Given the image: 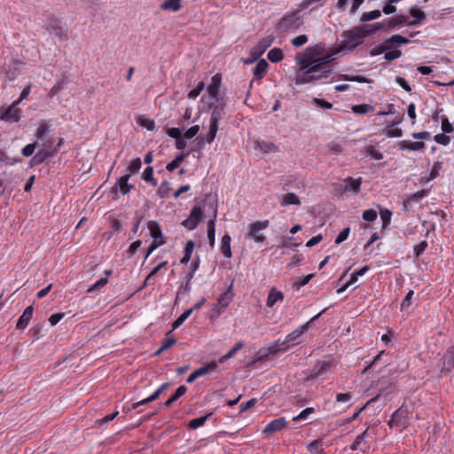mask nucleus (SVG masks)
<instances>
[{
  "instance_id": "1",
  "label": "nucleus",
  "mask_w": 454,
  "mask_h": 454,
  "mask_svg": "<svg viewBox=\"0 0 454 454\" xmlns=\"http://www.w3.org/2000/svg\"><path fill=\"white\" fill-rule=\"evenodd\" d=\"M303 333V331L300 329V326L294 330L292 333L286 335V340L280 341L276 340L267 348L265 353L260 354L254 357L249 363V365L255 364L257 363H263L267 361L270 356L277 355L279 352L286 351L291 346L294 345L298 338Z\"/></svg>"
},
{
  "instance_id": "2",
  "label": "nucleus",
  "mask_w": 454,
  "mask_h": 454,
  "mask_svg": "<svg viewBox=\"0 0 454 454\" xmlns=\"http://www.w3.org/2000/svg\"><path fill=\"white\" fill-rule=\"evenodd\" d=\"M360 26H356L341 33L343 40L334 47L333 54H339L342 51L352 52L356 47L362 45L364 37L360 31Z\"/></svg>"
},
{
  "instance_id": "3",
  "label": "nucleus",
  "mask_w": 454,
  "mask_h": 454,
  "mask_svg": "<svg viewBox=\"0 0 454 454\" xmlns=\"http://www.w3.org/2000/svg\"><path fill=\"white\" fill-rule=\"evenodd\" d=\"M411 42V39L403 35L395 34L384 39L381 43H379L374 48H372L369 51V54L372 57H376L382 53L385 54V52H391L392 51L397 50V48H400L402 45L409 44Z\"/></svg>"
},
{
  "instance_id": "4",
  "label": "nucleus",
  "mask_w": 454,
  "mask_h": 454,
  "mask_svg": "<svg viewBox=\"0 0 454 454\" xmlns=\"http://www.w3.org/2000/svg\"><path fill=\"white\" fill-rule=\"evenodd\" d=\"M275 36L268 35L260 39L257 43L250 50V58L241 59L244 65H252L254 62L262 59L261 57L267 51L269 47L274 43Z\"/></svg>"
},
{
  "instance_id": "5",
  "label": "nucleus",
  "mask_w": 454,
  "mask_h": 454,
  "mask_svg": "<svg viewBox=\"0 0 454 454\" xmlns=\"http://www.w3.org/2000/svg\"><path fill=\"white\" fill-rule=\"evenodd\" d=\"M301 24V17L298 12L286 13L277 23L276 28L282 32L297 30Z\"/></svg>"
},
{
  "instance_id": "6",
  "label": "nucleus",
  "mask_w": 454,
  "mask_h": 454,
  "mask_svg": "<svg viewBox=\"0 0 454 454\" xmlns=\"http://www.w3.org/2000/svg\"><path fill=\"white\" fill-rule=\"evenodd\" d=\"M200 264V255L195 254V257L192 261L189 268V271L184 276V282H182L178 287L176 301H177L178 296L183 293H189L191 290V281L194 277V273L199 270Z\"/></svg>"
},
{
  "instance_id": "7",
  "label": "nucleus",
  "mask_w": 454,
  "mask_h": 454,
  "mask_svg": "<svg viewBox=\"0 0 454 454\" xmlns=\"http://www.w3.org/2000/svg\"><path fill=\"white\" fill-rule=\"evenodd\" d=\"M335 55L333 51L320 57L306 59V64L309 67L308 72L314 74L320 72L324 67L329 66L335 59Z\"/></svg>"
},
{
  "instance_id": "8",
  "label": "nucleus",
  "mask_w": 454,
  "mask_h": 454,
  "mask_svg": "<svg viewBox=\"0 0 454 454\" xmlns=\"http://www.w3.org/2000/svg\"><path fill=\"white\" fill-rule=\"evenodd\" d=\"M222 79L223 75L221 73H216L211 77V82L207 86V94L208 98L214 101L226 99L224 93L223 95L220 94Z\"/></svg>"
},
{
  "instance_id": "9",
  "label": "nucleus",
  "mask_w": 454,
  "mask_h": 454,
  "mask_svg": "<svg viewBox=\"0 0 454 454\" xmlns=\"http://www.w3.org/2000/svg\"><path fill=\"white\" fill-rule=\"evenodd\" d=\"M19 101H13L8 107L0 108V121L19 122L21 119V109L18 108Z\"/></svg>"
},
{
  "instance_id": "10",
  "label": "nucleus",
  "mask_w": 454,
  "mask_h": 454,
  "mask_svg": "<svg viewBox=\"0 0 454 454\" xmlns=\"http://www.w3.org/2000/svg\"><path fill=\"white\" fill-rule=\"evenodd\" d=\"M204 216V212L200 205H194L190 211L188 218L184 219L181 224L189 231L197 228Z\"/></svg>"
},
{
  "instance_id": "11",
  "label": "nucleus",
  "mask_w": 454,
  "mask_h": 454,
  "mask_svg": "<svg viewBox=\"0 0 454 454\" xmlns=\"http://www.w3.org/2000/svg\"><path fill=\"white\" fill-rule=\"evenodd\" d=\"M269 224V220L256 221L252 223L247 231V237H249L256 243H263L266 239V237L262 233H260V231L268 228Z\"/></svg>"
},
{
  "instance_id": "12",
  "label": "nucleus",
  "mask_w": 454,
  "mask_h": 454,
  "mask_svg": "<svg viewBox=\"0 0 454 454\" xmlns=\"http://www.w3.org/2000/svg\"><path fill=\"white\" fill-rule=\"evenodd\" d=\"M295 62L297 65L300 66V67L296 70L295 78H294V83L295 85H302L307 83V75L310 74L311 73H309V67H308V65L306 64V56L305 55H296L295 56Z\"/></svg>"
},
{
  "instance_id": "13",
  "label": "nucleus",
  "mask_w": 454,
  "mask_h": 454,
  "mask_svg": "<svg viewBox=\"0 0 454 454\" xmlns=\"http://www.w3.org/2000/svg\"><path fill=\"white\" fill-rule=\"evenodd\" d=\"M218 369L216 361L213 360L194 370L186 379V382L193 383L197 379L213 372Z\"/></svg>"
},
{
  "instance_id": "14",
  "label": "nucleus",
  "mask_w": 454,
  "mask_h": 454,
  "mask_svg": "<svg viewBox=\"0 0 454 454\" xmlns=\"http://www.w3.org/2000/svg\"><path fill=\"white\" fill-rule=\"evenodd\" d=\"M147 228L153 242L160 246L166 244L167 238L162 233V229L157 221L151 220L147 222Z\"/></svg>"
},
{
  "instance_id": "15",
  "label": "nucleus",
  "mask_w": 454,
  "mask_h": 454,
  "mask_svg": "<svg viewBox=\"0 0 454 454\" xmlns=\"http://www.w3.org/2000/svg\"><path fill=\"white\" fill-rule=\"evenodd\" d=\"M129 179L130 174H124L123 176L117 178L115 185L112 188V192L117 193L119 192L122 195L129 193L130 191L134 189V185L129 184Z\"/></svg>"
},
{
  "instance_id": "16",
  "label": "nucleus",
  "mask_w": 454,
  "mask_h": 454,
  "mask_svg": "<svg viewBox=\"0 0 454 454\" xmlns=\"http://www.w3.org/2000/svg\"><path fill=\"white\" fill-rule=\"evenodd\" d=\"M209 207L213 209V218L207 222V239L209 246L213 248L215 241V221L217 216V200L215 204H210Z\"/></svg>"
},
{
  "instance_id": "17",
  "label": "nucleus",
  "mask_w": 454,
  "mask_h": 454,
  "mask_svg": "<svg viewBox=\"0 0 454 454\" xmlns=\"http://www.w3.org/2000/svg\"><path fill=\"white\" fill-rule=\"evenodd\" d=\"M409 16L413 18L409 20V27H416L422 24L427 20L426 12L418 5H412L408 9Z\"/></svg>"
},
{
  "instance_id": "18",
  "label": "nucleus",
  "mask_w": 454,
  "mask_h": 454,
  "mask_svg": "<svg viewBox=\"0 0 454 454\" xmlns=\"http://www.w3.org/2000/svg\"><path fill=\"white\" fill-rule=\"evenodd\" d=\"M334 51V48H327L326 44L323 42L317 43L315 45L309 46L305 49L302 53H298L297 55H305L306 59H310L309 55H313L317 57L322 56L325 52H331Z\"/></svg>"
},
{
  "instance_id": "19",
  "label": "nucleus",
  "mask_w": 454,
  "mask_h": 454,
  "mask_svg": "<svg viewBox=\"0 0 454 454\" xmlns=\"http://www.w3.org/2000/svg\"><path fill=\"white\" fill-rule=\"evenodd\" d=\"M47 30L50 31L51 34H54L60 40H67V31L61 26V22L57 18H51L47 26Z\"/></svg>"
},
{
  "instance_id": "20",
  "label": "nucleus",
  "mask_w": 454,
  "mask_h": 454,
  "mask_svg": "<svg viewBox=\"0 0 454 454\" xmlns=\"http://www.w3.org/2000/svg\"><path fill=\"white\" fill-rule=\"evenodd\" d=\"M386 23V31H392L398 27H401L402 26H408L409 27V16L404 14H397L391 18Z\"/></svg>"
},
{
  "instance_id": "21",
  "label": "nucleus",
  "mask_w": 454,
  "mask_h": 454,
  "mask_svg": "<svg viewBox=\"0 0 454 454\" xmlns=\"http://www.w3.org/2000/svg\"><path fill=\"white\" fill-rule=\"evenodd\" d=\"M287 426V422L284 417H280L271 420L262 430L264 434H271L281 431Z\"/></svg>"
},
{
  "instance_id": "22",
  "label": "nucleus",
  "mask_w": 454,
  "mask_h": 454,
  "mask_svg": "<svg viewBox=\"0 0 454 454\" xmlns=\"http://www.w3.org/2000/svg\"><path fill=\"white\" fill-rule=\"evenodd\" d=\"M216 106L214 107V111L211 113L210 121L216 122L219 124V121L225 115V108L227 106V99L216 100Z\"/></svg>"
},
{
  "instance_id": "23",
  "label": "nucleus",
  "mask_w": 454,
  "mask_h": 454,
  "mask_svg": "<svg viewBox=\"0 0 454 454\" xmlns=\"http://www.w3.org/2000/svg\"><path fill=\"white\" fill-rule=\"evenodd\" d=\"M393 386V383H391L388 387H391ZM387 390V387L386 388H381L380 390V393L378 395H376L374 397L371 398L370 400H368L364 405H363L362 407H360L359 409H357L354 414L347 419H344L343 421V424H348L350 422H352L353 420L356 419L359 416V414L370 404L377 402L380 398V395L382 393H384L385 391Z\"/></svg>"
},
{
  "instance_id": "24",
  "label": "nucleus",
  "mask_w": 454,
  "mask_h": 454,
  "mask_svg": "<svg viewBox=\"0 0 454 454\" xmlns=\"http://www.w3.org/2000/svg\"><path fill=\"white\" fill-rule=\"evenodd\" d=\"M403 120V114L399 117V120H396L393 122V124L387 125L382 132L387 137H401L403 134V129L401 128L395 127V125L401 123Z\"/></svg>"
},
{
  "instance_id": "25",
  "label": "nucleus",
  "mask_w": 454,
  "mask_h": 454,
  "mask_svg": "<svg viewBox=\"0 0 454 454\" xmlns=\"http://www.w3.org/2000/svg\"><path fill=\"white\" fill-rule=\"evenodd\" d=\"M408 408L403 403L392 414V419H395V426H406L408 418Z\"/></svg>"
},
{
  "instance_id": "26",
  "label": "nucleus",
  "mask_w": 454,
  "mask_h": 454,
  "mask_svg": "<svg viewBox=\"0 0 454 454\" xmlns=\"http://www.w3.org/2000/svg\"><path fill=\"white\" fill-rule=\"evenodd\" d=\"M28 161V168H32L45 161L46 159L52 157V153L49 150H40Z\"/></svg>"
},
{
  "instance_id": "27",
  "label": "nucleus",
  "mask_w": 454,
  "mask_h": 454,
  "mask_svg": "<svg viewBox=\"0 0 454 454\" xmlns=\"http://www.w3.org/2000/svg\"><path fill=\"white\" fill-rule=\"evenodd\" d=\"M426 146L423 141L403 140L398 142V148L401 151H420Z\"/></svg>"
},
{
  "instance_id": "28",
  "label": "nucleus",
  "mask_w": 454,
  "mask_h": 454,
  "mask_svg": "<svg viewBox=\"0 0 454 454\" xmlns=\"http://www.w3.org/2000/svg\"><path fill=\"white\" fill-rule=\"evenodd\" d=\"M256 62L255 67L253 68V74L255 80H261L266 75L270 65L264 59H259Z\"/></svg>"
},
{
  "instance_id": "29",
  "label": "nucleus",
  "mask_w": 454,
  "mask_h": 454,
  "mask_svg": "<svg viewBox=\"0 0 454 454\" xmlns=\"http://www.w3.org/2000/svg\"><path fill=\"white\" fill-rule=\"evenodd\" d=\"M386 30V23L384 22H376L372 25H368L365 27L360 26V31L364 35V39L368 36L374 35L377 31Z\"/></svg>"
},
{
  "instance_id": "30",
  "label": "nucleus",
  "mask_w": 454,
  "mask_h": 454,
  "mask_svg": "<svg viewBox=\"0 0 454 454\" xmlns=\"http://www.w3.org/2000/svg\"><path fill=\"white\" fill-rule=\"evenodd\" d=\"M233 282H234V280L231 281V284L226 289V291L223 292L222 294H220V296L217 299V302L221 306L222 309L227 308L234 297Z\"/></svg>"
},
{
  "instance_id": "31",
  "label": "nucleus",
  "mask_w": 454,
  "mask_h": 454,
  "mask_svg": "<svg viewBox=\"0 0 454 454\" xmlns=\"http://www.w3.org/2000/svg\"><path fill=\"white\" fill-rule=\"evenodd\" d=\"M335 77L338 80L347 82H356L360 83H372L373 82L372 79L358 74H336Z\"/></svg>"
},
{
  "instance_id": "32",
  "label": "nucleus",
  "mask_w": 454,
  "mask_h": 454,
  "mask_svg": "<svg viewBox=\"0 0 454 454\" xmlns=\"http://www.w3.org/2000/svg\"><path fill=\"white\" fill-rule=\"evenodd\" d=\"M345 190L354 193H358L361 190L362 177L353 178L348 176L345 178Z\"/></svg>"
},
{
  "instance_id": "33",
  "label": "nucleus",
  "mask_w": 454,
  "mask_h": 454,
  "mask_svg": "<svg viewBox=\"0 0 454 454\" xmlns=\"http://www.w3.org/2000/svg\"><path fill=\"white\" fill-rule=\"evenodd\" d=\"M231 238L229 233H225L221 239L220 251L225 258H231L232 252L231 247Z\"/></svg>"
},
{
  "instance_id": "34",
  "label": "nucleus",
  "mask_w": 454,
  "mask_h": 454,
  "mask_svg": "<svg viewBox=\"0 0 454 454\" xmlns=\"http://www.w3.org/2000/svg\"><path fill=\"white\" fill-rule=\"evenodd\" d=\"M187 392V387L184 385L179 386L174 393L165 401L164 403L160 404L161 406H165L169 408L172 404L177 401L181 396L185 395Z\"/></svg>"
},
{
  "instance_id": "35",
  "label": "nucleus",
  "mask_w": 454,
  "mask_h": 454,
  "mask_svg": "<svg viewBox=\"0 0 454 454\" xmlns=\"http://www.w3.org/2000/svg\"><path fill=\"white\" fill-rule=\"evenodd\" d=\"M189 156V153L182 152L177 154L170 162L166 166V170L169 173L174 172L179 166L185 160V158Z\"/></svg>"
},
{
  "instance_id": "36",
  "label": "nucleus",
  "mask_w": 454,
  "mask_h": 454,
  "mask_svg": "<svg viewBox=\"0 0 454 454\" xmlns=\"http://www.w3.org/2000/svg\"><path fill=\"white\" fill-rule=\"evenodd\" d=\"M214 415V411H210L206 413L204 416H200L195 419H191L188 422V428L190 430H195L200 427H203L207 419H209Z\"/></svg>"
},
{
  "instance_id": "37",
  "label": "nucleus",
  "mask_w": 454,
  "mask_h": 454,
  "mask_svg": "<svg viewBox=\"0 0 454 454\" xmlns=\"http://www.w3.org/2000/svg\"><path fill=\"white\" fill-rule=\"evenodd\" d=\"M361 152L372 160H380L383 159V153H380L374 145H364Z\"/></svg>"
},
{
  "instance_id": "38",
  "label": "nucleus",
  "mask_w": 454,
  "mask_h": 454,
  "mask_svg": "<svg viewBox=\"0 0 454 454\" xmlns=\"http://www.w3.org/2000/svg\"><path fill=\"white\" fill-rule=\"evenodd\" d=\"M283 299L284 294L281 291H277L276 288H271L266 300V306L272 308L277 301H282Z\"/></svg>"
},
{
  "instance_id": "39",
  "label": "nucleus",
  "mask_w": 454,
  "mask_h": 454,
  "mask_svg": "<svg viewBox=\"0 0 454 454\" xmlns=\"http://www.w3.org/2000/svg\"><path fill=\"white\" fill-rule=\"evenodd\" d=\"M194 247L195 243L193 240L189 239L186 241L184 247V255L180 260L181 264L186 265L190 262L194 250Z\"/></svg>"
},
{
  "instance_id": "40",
  "label": "nucleus",
  "mask_w": 454,
  "mask_h": 454,
  "mask_svg": "<svg viewBox=\"0 0 454 454\" xmlns=\"http://www.w3.org/2000/svg\"><path fill=\"white\" fill-rule=\"evenodd\" d=\"M332 366V362L330 361H321L317 360L311 371L313 372H317V376L319 377L321 375L325 374Z\"/></svg>"
},
{
  "instance_id": "41",
  "label": "nucleus",
  "mask_w": 454,
  "mask_h": 454,
  "mask_svg": "<svg viewBox=\"0 0 454 454\" xmlns=\"http://www.w3.org/2000/svg\"><path fill=\"white\" fill-rule=\"evenodd\" d=\"M50 135V125L45 120L39 121V127L35 130V136L38 140H44Z\"/></svg>"
},
{
  "instance_id": "42",
  "label": "nucleus",
  "mask_w": 454,
  "mask_h": 454,
  "mask_svg": "<svg viewBox=\"0 0 454 454\" xmlns=\"http://www.w3.org/2000/svg\"><path fill=\"white\" fill-rule=\"evenodd\" d=\"M377 207L380 212V215L382 221V229H386L391 223L392 211L383 207L381 205L377 204Z\"/></svg>"
},
{
  "instance_id": "43",
  "label": "nucleus",
  "mask_w": 454,
  "mask_h": 454,
  "mask_svg": "<svg viewBox=\"0 0 454 454\" xmlns=\"http://www.w3.org/2000/svg\"><path fill=\"white\" fill-rule=\"evenodd\" d=\"M255 149H259L263 153H269L271 152H278V147L272 142H268L264 140H259L256 142Z\"/></svg>"
},
{
  "instance_id": "44",
  "label": "nucleus",
  "mask_w": 454,
  "mask_h": 454,
  "mask_svg": "<svg viewBox=\"0 0 454 454\" xmlns=\"http://www.w3.org/2000/svg\"><path fill=\"white\" fill-rule=\"evenodd\" d=\"M280 204L283 207L291 206V205L300 206L301 204V202L297 194H295L294 192H288L283 196Z\"/></svg>"
},
{
  "instance_id": "45",
  "label": "nucleus",
  "mask_w": 454,
  "mask_h": 454,
  "mask_svg": "<svg viewBox=\"0 0 454 454\" xmlns=\"http://www.w3.org/2000/svg\"><path fill=\"white\" fill-rule=\"evenodd\" d=\"M182 0H165L160 4V9L163 11L178 12L182 8Z\"/></svg>"
},
{
  "instance_id": "46",
  "label": "nucleus",
  "mask_w": 454,
  "mask_h": 454,
  "mask_svg": "<svg viewBox=\"0 0 454 454\" xmlns=\"http://www.w3.org/2000/svg\"><path fill=\"white\" fill-rule=\"evenodd\" d=\"M283 51L280 48L275 47L269 51L267 58L271 63H278L284 59Z\"/></svg>"
},
{
  "instance_id": "47",
  "label": "nucleus",
  "mask_w": 454,
  "mask_h": 454,
  "mask_svg": "<svg viewBox=\"0 0 454 454\" xmlns=\"http://www.w3.org/2000/svg\"><path fill=\"white\" fill-rule=\"evenodd\" d=\"M307 450L310 453L325 454L323 449V440L321 438L316 439L309 442L307 446Z\"/></svg>"
},
{
  "instance_id": "48",
  "label": "nucleus",
  "mask_w": 454,
  "mask_h": 454,
  "mask_svg": "<svg viewBox=\"0 0 454 454\" xmlns=\"http://www.w3.org/2000/svg\"><path fill=\"white\" fill-rule=\"evenodd\" d=\"M381 17V11L379 9L363 12L360 17V21L362 23H366L374 20H377Z\"/></svg>"
},
{
  "instance_id": "49",
  "label": "nucleus",
  "mask_w": 454,
  "mask_h": 454,
  "mask_svg": "<svg viewBox=\"0 0 454 454\" xmlns=\"http://www.w3.org/2000/svg\"><path fill=\"white\" fill-rule=\"evenodd\" d=\"M137 123L142 127L146 129L149 131H153L155 129V122L153 119L147 118L145 115H140L137 119Z\"/></svg>"
},
{
  "instance_id": "50",
  "label": "nucleus",
  "mask_w": 454,
  "mask_h": 454,
  "mask_svg": "<svg viewBox=\"0 0 454 454\" xmlns=\"http://www.w3.org/2000/svg\"><path fill=\"white\" fill-rule=\"evenodd\" d=\"M351 110L356 114H366L368 113L373 112L374 106L364 103L352 106Z\"/></svg>"
},
{
  "instance_id": "51",
  "label": "nucleus",
  "mask_w": 454,
  "mask_h": 454,
  "mask_svg": "<svg viewBox=\"0 0 454 454\" xmlns=\"http://www.w3.org/2000/svg\"><path fill=\"white\" fill-rule=\"evenodd\" d=\"M219 129V124L209 121V129L207 135L203 136L208 144H212Z\"/></svg>"
},
{
  "instance_id": "52",
  "label": "nucleus",
  "mask_w": 454,
  "mask_h": 454,
  "mask_svg": "<svg viewBox=\"0 0 454 454\" xmlns=\"http://www.w3.org/2000/svg\"><path fill=\"white\" fill-rule=\"evenodd\" d=\"M22 160H23L20 157H16V158L9 157L6 154L4 150L0 149V161L4 162L6 166H12L16 163H20V162H22Z\"/></svg>"
},
{
  "instance_id": "53",
  "label": "nucleus",
  "mask_w": 454,
  "mask_h": 454,
  "mask_svg": "<svg viewBox=\"0 0 454 454\" xmlns=\"http://www.w3.org/2000/svg\"><path fill=\"white\" fill-rule=\"evenodd\" d=\"M192 309H185L173 323H172V331L176 330L180 327L184 321L192 315Z\"/></svg>"
},
{
  "instance_id": "54",
  "label": "nucleus",
  "mask_w": 454,
  "mask_h": 454,
  "mask_svg": "<svg viewBox=\"0 0 454 454\" xmlns=\"http://www.w3.org/2000/svg\"><path fill=\"white\" fill-rule=\"evenodd\" d=\"M118 415H119L118 411L109 413V414L104 416L103 418L97 419L95 421L94 427H102L105 425H106L107 423H109L110 421L114 420Z\"/></svg>"
},
{
  "instance_id": "55",
  "label": "nucleus",
  "mask_w": 454,
  "mask_h": 454,
  "mask_svg": "<svg viewBox=\"0 0 454 454\" xmlns=\"http://www.w3.org/2000/svg\"><path fill=\"white\" fill-rule=\"evenodd\" d=\"M314 277V273H309L308 275L302 276L301 278H299L295 282L293 283V288L295 290H300L301 287L306 286Z\"/></svg>"
},
{
  "instance_id": "56",
  "label": "nucleus",
  "mask_w": 454,
  "mask_h": 454,
  "mask_svg": "<svg viewBox=\"0 0 454 454\" xmlns=\"http://www.w3.org/2000/svg\"><path fill=\"white\" fill-rule=\"evenodd\" d=\"M172 330L168 331L166 335H165V338L163 339L162 342H161V350H167L168 348H170L172 346H174L176 343V339L174 338L173 336H170V334L172 333Z\"/></svg>"
},
{
  "instance_id": "57",
  "label": "nucleus",
  "mask_w": 454,
  "mask_h": 454,
  "mask_svg": "<svg viewBox=\"0 0 454 454\" xmlns=\"http://www.w3.org/2000/svg\"><path fill=\"white\" fill-rule=\"evenodd\" d=\"M312 105L323 110H330L333 108V104L325 98H314L311 101Z\"/></svg>"
},
{
  "instance_id": "58",
  "label": "nucleus",
  "mask_w": 454,
  "mask_h": 454,
  "mask_svg": "<svg viewBox=\"0 0 454 454\" xmlns=\"http://www.w3.org/2000/svg\"><path fill=\"white\" fill-rule=\"evenodd\" d=\"M206 143L207 142L202 135L198 136L195 139L194 146L192 147L187 153H189L190 155L192 153L200 152L204 148Z\"/></svg>"
},
{
  "instance_id": "59",
  "label": "nucleus",
  "mask_w": 454,
  "mask_h": 454,
  "mask_svg": "<svg viewBox=\"0 0 454 454\" xmlns=\"http://www.w3.org/2000/svg\"><path fill=\"white\" fill-rule=\"evenodd\" d=\"M428 247L427 240H422L419 244L413 247V255L416 259H419Z\"/></svg>"
},
{
  "instance_id": "60",
  "label": "nucleus",
  "mask_w": 454,
  "mask_h": 454,
  "mask_svg": "<svg viewBox=\"0 0 454 454\" xmlns=\"http://www.w3.org/2000/svg\"><path fill=\"white\" fill-rule=\"evenodd\" d=\"M142 167V160L139 157H137L136 159L132 160L129 163V165L127 168V170L129 171L128 174H130V176L132 174L138 173L140 168Z\"/></svg>"
},
{
  "instance_id": "61",
  "label": "nucleus",
  "mask_w": 454,
  "mask_h": 454,
  "mask_svg": "<svg viewBox=\"0 0 454 454\" xmlns=\"http://www.w3.org/2000/svg\"><path fill=\"white\" fill-rule=\"evenodd\" d=\"M442 131L444 134H450L454 131V124L451 123L446 115L441 116Z\"/></svg>"
},
{
  "instance_id": "62",
  "label": "nucleus",
  "mask_w": 454,
  "mask_h": 454,
  "mask_svg": "<svg viewBox=\"0 0 454 454\" xmlns=\"http://www.w3.org/2000/svg\"><path fill=\"white\" fill-rule=\"evenodd\" d=\"M369 270H370V266L364 265V266L361 267L359 270H355L354 272H352L350 274V277L348 278L349 282L355 284L357 281L358 277L364 276Z\"/></svg>"
},
{
  "instance_id": "63",
  "label": "nucleus",
  "mask_w": 454,
  "mask_h": 454,
  "mask_svg": "<svg viewBox=\"0 0 454 454\" xmlns=\"http://www.w3.org/2000/svg\"><path fill=\"white\" fill-rule=\"evenodd\" d=\"M378 216V213L373 208L366 209L363 212L362 218L364 222L373 223Z\"/></svg>"
},
{
  "instance_id": "64",
  "label": "nucleus",
  "mask_w": 454,
  "mask_h": 454,
  "mask_svg": "<svg viewBox=\"0 0 454 454\" xmlns=\"http://www.w3.org/2000/svg\"><path fill=\"white\" fill-rule=\"evenodd\" d=\"M445 360V364L447 366V371L450 372L454 368V353H452L451 348H448L446 354L443 356Z\"/></svg>"
}]
</instances>
